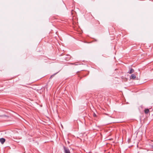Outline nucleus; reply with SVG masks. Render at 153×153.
I'll list each match as a JSON object with an SVG mask.
<instances>
[{
  "label": "nucleus",
  "mask_w": 153,
  "mask_h": 153,
  "mask_svg": "<svg viewBox=\"0 0 153 153\" xmlns=\"http://www.w3.org/2000/svg\"><path fill=\"white\" fill-rule=\"evenodd\" d=\"M63 58L64 59L66 60H68L70 59V55H66L65 56L63 57Z\"/></svg>",
  "instance_id": "obj_2"
},
{
  "label": "nucleus",
  "mask_w": 153,
  "mask_h": 153,
  "mask_svg": "<svg viewBox=\"0 0 153 153\" xmlns=\"http://www.w3.org/2000/svg\"><path fill=\"white\" fill-rule=\"evenodd\" d=\"M149 112V110L148 109H145V113L146 114H147Z\"/></svg>",
  "instance_id": "obj_9"
},
{
  "label": "nucleus",
  "mask_w": 153,
  "mask_h": 153,
  "mask_svg": "<svg viewBox=\"0 0 153 153\" xmlns=\"http://www.w3.org/2000/svg\"><path fill=\"white\" fill-rule=\"evenodd\" d=\"M63 147L64 153H71L68 147H66L64 146H63Z\"/></svg>",
  "instance_id": "obj_1"
},
{
  "label": "nucleus",
  "mask_w": 153,
  "mask_h": 153,
  "mask_svg": "<svg viewBox=\"0 0 153 153\" xmlns=\"http://www.w3.org/2000/svg\"><path fill=\"white\" fill-rule=\"evenodd\" d=\"M134 71V70L133 69H131L130 71H129L128 73H129V74H131L133 73Z\"/></svg>",
  "instance_id": "obj_8"
},
{
  "label": "nucleus",
  "mask_w": 153,
  "mask_h": 153,
  "mask_svg": "<svg viewBox=\"0 0 153 153\" xmlns=\"http://www.w3.org/2000/svg\"><path fill=\"white\" fill-rule=\"evenodd\" d=\"M60 71H58L56 73L54 74H53L52 75H51V77H50V79L52 78L57 73H58Z\"/></svg>",
  "instance_id": "obj_7"
},
{
  "label": "nucleus",
  "mask_w": 153,
  "mask_h": 153,
  "mask_svg": "<svg viewBox=\"0 0 153 153\" xmlns=\"http://www.w3.org/2000/svg\"><path fill=\"white\" fill-rule=\"evenodd\" d=\"M95 115H96V114H94V116H95Z\"/></svg>",
  "instance_id": "obj_12"
},
{
  "label": "nucleus",
  "mask_w": 153,
  "mask_h": 153,
  "mask_svg": "<svg viewBox=\"0 0 153 153\" xmlns=\"http://www.w3.org/2000/svg\"><path fill=\"white\" fill-rule=\"evenodd\" d=\"M151 147L153 148V145H152Z\"/></svg>",
  "instance_id": "obj_10"
},
{
  "label": "nucleus",
  "mask_w": 153,
  "mask_h": 153,
  "mask_svg": "<svg viewBox=\"0 0 153 153\" xmlns=\"http://www.w3.org/2000/svg\"><path fill=\"white\" fill-rule=\"evenodd\" d=\"M60 71H58L56 73L54 74H53L52 75H51V77H50V79L52 78L57 73H58Z\"/></svg>",
  "instance_id": "obj_5"
},
{
  "label": "nucleus",
  "mask_w": 153,
  "mask_h": 153,
  "mask_svg": "<svg viewBox=\"0 0 153 153\" xmlns=\"http://www.w3.org/2000/svg\"><path fill=\"white\" fill-rule=\"evenodd\" d=\"M60 71H58L56 73L54 74H53L52 75H51V77H50V79L52 78L57 73H58Z\"/></svg>",
  "instance_id": "obj_6"
},
{
  "label": "nucleus",
  "mask_w": 153,
  "mask_h": 153,
  "mask_svg": "<svg viewBox=\"0 0 153 153\" xmlns=\"http://www.w3.org/2000/svg\"><path fill=\"white\" fill-rule=\"evenodd\" d=\"M5 141V139L4 138L0 139V142L2 144H3Z\"/></svg>",
  "instance_id": "obj_3"
},
{
  "label": "nucleus",
  "mask_w": 153,
  "mask_h": 153,
  "mask_svg": "<svg viewBox=\"0 0 153 153\" xmlns=\"http://www.w3.org/2000/svg\"><path fill=\"white\" fill-rule=\"evenodd\" d=\"M75 65H77V64H75Z\"/></svg>",
  "instance_id": "obj_11"
},
{
  "label": "nucleus",
  "mask_w": 153,
  "mask_h": 153,
  "mask_svg": "<svg viewBox=\"0 0 153 153\" xmlns=\"http://www.w3.org/2000/svg\"><path fill=\"white\" fill-rule=\"evenodd\" d=\"M95 115H96V114H94V116H95Z\"/></svg>",
  "instance_id": "obj_13"
},
{
  "label": "nucleus",
  "mask_w": 153,
  "mask_h": 153,
  "mask_svg": "<svg viewBox=\"0 0 153 153\" xmlns=\"http://www.w3.org/2000/svg\"><path fill=\"white\" fill-rule=\"evenodd\" d=\"M130 78L131 79H134L136 78V76L134 74H132L130 76Z\"/></svg>",
  "instance_id": "obj_4"
}]
</instances>
